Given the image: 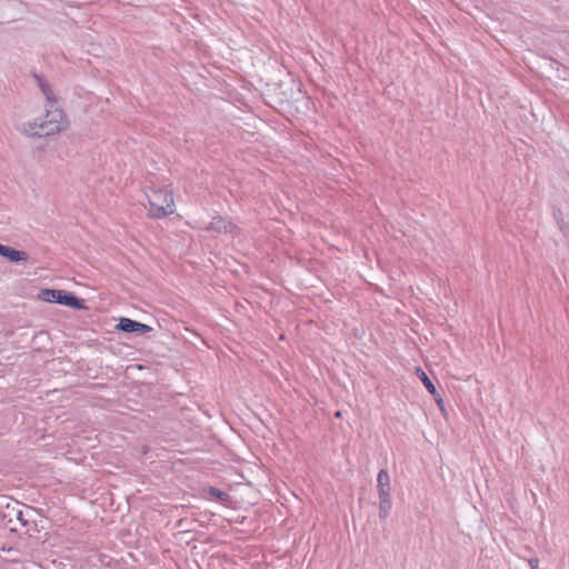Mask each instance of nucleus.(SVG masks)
I'll list each match as a JSON object with an SVG mask.
<instances>
[{"mask_svg": "<svg viewBox=\"0 0 569 569\" xmlns=\"http://www.w3.org/2000/svg\"><path fill=\"white\" fill-rule=\"evenodd\" d=\"M38 87L46 98L44 120L40 121L41 134L52 136L67 129L68 118L63 110L58 106V100L51 86L40 76L34 74Z\"/></svg>", "mask_w": 569, "mask_h": 569, "instance_id": "f257e3e1", "label": "nucleus"}, {"mask_svg": "<svg viewBox=\"0 0 569 569\" xmlns=\"http://www.w3.org/2000/svg\"><path fill=\"white\" fill-rule=\"evenodd\" d=\"M150 209L149 217L161 219L174 212V200L171 191L167 189H150L146 193Z\"/></svg>", "mask_w": 569, "mask_h": 569, "instance_id": "f03ea898", "label": "nucleus"}, {"mask_svg": "<svg viewBox=\"0 0 569 569\" xmlns=\"http://www.w3.org/2000/svg\"><path fill=\"white\" fill-rule=\"evenodd\" d=\"M40 298L46 302L60 303L76 309H81L83 307V301L81 299L64 290L43 289L40 293Z\"/></svg>", "mask_w": 569, "mask_h": 569, "instance_id": "7ed1b4c3", "label": "nucleus"}, {"mask_svg": "<svg viewBox=\"0 0 569 569\" xmlns=\"http://www.w3.org/2000/svg\"><path fill=\"white\" fill-rule=\"evenodd\" d=\"M3 519L6 520V523L9 526L11 531H18L17 523L20 525V527L28 526V519L26 518L24 511L19 507H10L7 506V511L3 513Z\"/></svg>", "mask_w": 569, "mask_h": 569, "instance_id": "20e7f679", "label": "nucleus"}, {"mask_svg": "<svg viewBox=\"0 0 569 569\" xmlns=\"http://www.w3.org/2000/svg\"><path fill=\"white\" fill-rule=\"evenodd\" d=\"M207 231H212L217 233H229L236 234L238 232V227L230 220L224 217L216 216L212 218L210 223L206 227Z\"/></svg>", "mask_w": 569, "mask_h": 569, "instance_id": "39448f33", "label": "nucleus"}, {"mask_svg": "<svg viewBox=\"0 0 569 569\" xmlns=\"http://www.w3.org/2000/svg\"><path fill=\"white\" fill-rule=\"evenodd\" d=\"M17 129L19 132L28 137H46L44 134L40 133L42 129L40 128V122L38 121H28L20 123L17 127Z\"/></svg>", "mask_w": 569, "mask_h": 569, "instance_id": "423d86ee", "label": "nucleus"}, {"mask_svg": "<svg viewBox=\"0 0 569 569\" xmlns=\"http://www.w3.org/2000/svg\"><path fill=\"white\" fill-rule=\"evenodd\" d=\"M0 256L8 258L12 262L28 259V256L24 251H19L4 244H0Z\"/></svg>", "mask_w": 569, "mask_h": 569, "instance_id": "0eeeda50", "label": "nucleus"}, {"mask_svg": "<svg viewBox=\"0 0 569 569\" xmlns=\"http://www.w3.org/2000/svg\"><path fill=\"white\" fill-rule=\"evenodd\" d=\"M379 497L390 496V477L387 470L381 469L377 477Z\"/></svg>", "mask_w": 569, "mask_h": 569, "instance_id": "6e6552de", "label": "nucleus"}, {"mask_svg": "<svg viewBox=\"0 0 569 569\" xmlns=\"http://www.w3.org/2000/svg\"><path fill=\"white\" fill-rule=\"evenodd\" d=\"M417 376L419 377V379L421 380L423 386L427 388V390L432 396H435V399H436L437 403L441 405L442 399L440 397H438L439 395L437 392V389H436L435 385L432 383V381L427 376V373L421 368H417Z\"/></svg>", "mask_w": 569, "mask_h": 569, "instance_id": "1a4fd4ad", "label": "nucleus"}, {"mask_svg": "<svg viewBox=\"0 0 569 569\" xmlns=\"http://www.w3.org/2000/svg\"><path fill=\"white\" fill-rule=\"evenodd\" d=\"M138 326V321L132 320L130 318H120L117 325V329L123 332H134Z\"/></svg>", "mask_w": 569, "mask_h": 569, "instance_id": "9d476101", "label": "nucleus"}, {"mask_svg": "<svg viewBox=\"0 0 569 569\" xmlns=\"http://www.w3.org/2000/svg\"><path fill=\"white\" fill-rule=\"evenodd\" d=\"M391 510L390 496L379 497V517L386 519Z\"/></svg>", "mask_w": 569, "mask_h": 569, "instance_id": "9b49d317", "label": "nucleus"}, {"mask_svg": "<svg viewBox=\"0 0 569 569\" xmlns=\"http://www.w3.org/2000/svg\"><path fill=\"white\" fill-rule=\"evenodd\" d=\"M152 330L151 327H149L148 325H144V323H141L138 321V326H137V329H136V333H140V335H143V333H147V332H150Z\"/></svg>", "mask_w": 569, "mask_h": 569, "instance_id": "f8f14e48", "label": "nucleus"}, {"mask_svg": "<svg viewBox=\"0 0 569 569\" xmlns=\"http://www.w3.org/2000/svg\"><path fill=\"white\" fill-rule=\"evenodd\" d=\"M529 565L531 569H539V560L537 558L529 559Z\"/></svg>", "mask_w": 569, "mask_h": 569, "instance_id": "ddd939ff", "label": "nucleus"}]
</instances>
